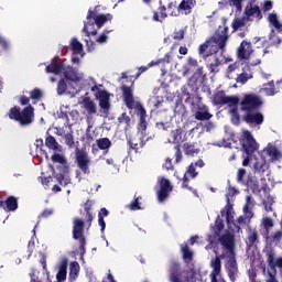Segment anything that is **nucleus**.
<instances>
[{"label": "nucleus", "instance_id": "a19ab883", "mask_svg": "<svg viewBox=\"0 0 282 282\" xmlns=\"http://www.w3.org/2000/svg\"><path fill=\"white\" fill-rule=\"evenodd\" d=\"M183 281L199 282V274L191 270L189 272L183 273Z\"/></svg>", "mask_w": 282, "mask_h": 282}, {"label": "nucleus", "instance_id": "412c9836", "mask_svg": "<svg viewBox=\"0 0 282 282\" xmlns=\"http://www.w3.org/2000/svg\"><path fill=\"white\" fill-rule=\"evenodd\" d=\"M67 265H68L67 258L62 259L61 262L57 264L56 281L58 282L67 281Z\"/></svg>", "mask_w": 282, "mask_h": 282}, {"label": "nucleus", "instance_id": "72a5a7b5", "mask_svg": "<svg viewBox=\"0 0 282 282\" xmlns=\"http://www.w3.org/2000/svg\"><path fill=\"white\" fill-rule=\"evenodd\" d=\"M182 129H175L171 132V135L169 138L170 144H180L182 142Z\"/></svg>", "mask_w": 282, "mask_h": 282}, {"label": "nucleus", "instance_id": "052dcab7", "mask_svg": "<svg viewBox=\"0 0 282 282\" xmlns=\"http://www.w3.org/2000/svg\"><path fill=\"white\" fill-rule=\"evenodd\" d=\"M0 47L2 50H8L10 47V42H8V40L0 36Z\"/></svg>", "mask_w": 282, "mask_h": 282}, {"label": "nucleus", "instance_id": "69168bd1", "mask_svg": "<svg viewBox=\"0 0 282 282\" xmlns=\"http://www.w3.org/2000/svg\"><path fill=\"white\" fill-rule=\"evenodd\" d=\"M119 120L121 123H124V124H129V122H131V118L127 116V113H123L121 118H119Z\"/></svg>", "mask_w": 282, "mask_h": 282}, {"label": "nucleus", "instance_id": "c03bdc74", "mask_svg": "<svg viewBox=\"0 0 282 282\" xmlns=\"http://www.w3.org/2000/svg\"><path fill=\"white\" fill-rule=\"evenodd\" d=\"M97 147L101 149V151H107L111 147V140L107 138L98 139Z\"/></svg>", "mask_w": 282, "mask_h": 282}, {"label": "nucleus", "instance_id": "cd10ccee", "mask_svg": "<svg viewBox=\"0 0 282 282\" xmlns=\"http://www.w3.org/2000/svg\"><path fill=\"white\" fill-rule=\"evenodd\" d=\"M0 206H1V208H3L7 212L17 210V208H19V202L13 196H10L6 200V203L0 202Z\"/></svg>", "mask_w": 282, "mask_h": 282}, {"label": "nucleus", "instance_id": "39448f33", "mask_svg": "<svg viewBox=\"0 0 282 282\" xmlns=\"http://www.w3.org/2000/svg\"><path fill=\"white\" fill-rule=\"evenodd\" d=\"M227 41L228 26H219L214 36L199 46L198 52L200 55L206 56V51L208 47H219V50H224V47H226Z\"/></svg>", "mask_w": 282, "mask_h": 282}, {"label": "nucleus", "instance_id": "0e129e2a", "mask_svg": "<svg viewBox=\"0 0 282 282\" xmlns=\"http://www.w3.org/2000/svg\"><path fill=\"white\" fill-rule=\"evenodd\" d=\"M218 67H219V62H214L209 64L210 72H214V73L219 72Z\"/></svg>", "mask_w": 282, "mask_h": 282}, {"label": "nucleus", "instance_id": "a18cd8bd", "mask_svg": "<svg viewBox=\"0 0 282 282\" xmlns=\"http://www.w3.org/2000/svg\"><path fill=\"white\" fill-rule=\"evenodd\" d=\"M261 226L264 230H270V228H274V220L268 216H263Z\"/></svg>", "mask_w": 282, "mask_h": 282}, {"label": "nucleus", "instance_id": "9d476101", "mask_svg": "<svg viewBox=\"0 0 282 282\" xmlns=\"http://www.w3.org/2000/svg\"><path fill=\"white\" fill-rule=\"evenodd\" d=\"M214 105H227V107L231 108L235 105H239V97L237 96H226V93L219 91L214 96Z\"/></svg>", "mask_w": 282, "mask_h": 282}, {"label": "nucleus", "instance_id": "b1692460", "mask_svg": "<svg viewBox=\"0 0 282 282\" xmlns=\"http://www.w3.org/2000/svg\"><path fill=\"white\" fill-rule=\"evenodd\" d=\"M243 1L246 0H220L218 1V8L219 10H226L230 6L231 8H236L238 12H241Z\"/></svg>", "mask_w": 282, "mask_h": 282}, {"label": "nucleus", "instance_id": "f03ea898", "mask_svg": "<svg viewBox=\"0 0 282 282\" xmlns=\"http://www.w3.org/2000/svg\"><path fill=\"white\" fill-rule=\"evenodd\" d=\"M241 144L246 153L242 155V166L252 164L253 170L257 173H265V171H268V161L265 160V154L263 152H257L254 155H252V153L259 149V145H257V141H254V138L250 131H242Z\"/></svg>", "mask_w": 282, "mask_h": 282}, {"label": "nucleus", "instance_id": "37998d69", "mask_svg": "<svg viewBox=\"0 0 282 282\" xmlns=\"http://www.w3.org/2000/svg\"><path fill=\"white\" fill-rule=\"evenodd\" d=\"M181 250L183 253L184 261H186V263H188L191 261V259H193V251L188 250L187 245H182Z\"/></svg>", "mask_w": 282, "mask_h": 282}, {"label": "nucleus", "instance_id": "6e6552de", "mask_svg": "<svg viewBox=\"0 0 282 282\" xmlns=\"http://www.w3.org/2000/svg\"><path fill=\"white\" fill-rule=\"evenodd\" d=\"M69 47L73 52L72 63L74 65H80V58L85 57V50L83 48V43L76 37H72L69 42Z\"/></svg>", "mask_w": 282, "mask_h": 282}, {"label": "nucleus", "instance_id": "c85d7f7f", "mask_svg": "<svg viewBox=\"0 0 282 282\" xmlns=\"http://www.w3.org/2000/svg\"><path fill=\"white\" fill-rule=\"evenodd\" d=\"M79 272H80V264H78V262H70L68 281L69 282L76 281L78 279Z\"/></svg>", "mask_w": 282, "mask_h": 282}, {"label": "nucleus", "instance_id": "e433bc0d", "mask_svg": "<svg viewBox=\"0 0 282 282\" xmlns=\"http://www.w3.org/2000/svg\"><path fill=\"white\" fill-rule=\"evenodd\" d=\"M250 20L246 17V15H243L242 18H237V19H235L234 20V22H232V29L235 30V31H237V30H239L240 28H246V25H248V22H249Z\"/></svg>", "mask_w": 282, "mask_h": 282}, {"label": "nucleus", "instance_id": "3c124183", "mask_svg": "<svg viewBox=\"0 0 282 282\" xmlns=\"http://www.w3.org/2000/svg\"><path fill=\"white\" fill-rule=\"evenodd\" d=\"M57 181L61 184V186H67V184H69L70 178L67 176V174H58L57 175Z\"/></svg>", "mask_w": 282, "mask_h": 282}, {"label": "nucleus", "instance_id": "4468645a", "mask_svg": "<svg viewBox=\"0 0 282 282\" xmlns=\"http://www.w3.org/2000/svg\"><path fill=\"white\" fill-rule=\"evenodd\" d=\"M76 160L78 169H80L83 173L89 174V164L91 161L89 160V155L87 154V152L78 150L76 152Z\"/></svg>", "mask_w": 282, "mask_h": 282}, {"label": "nucleus", "instance_id": "2eb2a0df", "mask_svg": "<svg viewBox=\"0 0 282 282\" xmlns=\"http://www.w3.org/2000/svg\"><path fill=\"white\" fill-rule=\"evenodd\" d=\"M84 228L85 223L82 219L74 220L73 237L74 239H79L82 250H85V238H83Z\"/></svg>", "mask_w": 282, "mask_h": 282}, {"label": "nucleus", "instance_id": "6ab92c4d", "mask_svg": "<svg viewBox=\"0 0 282 282\" xmlns=\"http://www.w3.org/2000/svg\"><path fill=\"white\" fill-rule=\"evenodd\" d=\"M252 52V44H250L248 41H242L237 51L238 58L241 61H247V58H250Z\"/></svg>", "mask_w": 282, "mask_h": 282}, {"label": "nucleus", "instance_id": "49530a36", "mask_svg": "<svg viewBox=\"0 0 282 282\" xmlns=\"http://www.w3.org/2000/svg\"><path fill=\"white\" fill-rule=\"evenodd\" d=\"M221 230H224V221L221 220V218L218 217L216 219L215 227L213 228V237H219V232H221Z\"/></svg>", "mask_w": 282, "mask_h": 282}, {"label": "nucleus", "instance_id": "864d4df0", "mask_svg": "<svg viewBox=\"0 0 282 282\" xmlns=\"http://www.w3.org/2000/svg\"><path fill=\"white\" fill-rule=\"evenodd\" d=\"M163 100H164V99H163L162 97H160V96H158V97H152V98L150 99V104L153 105V107H155V108L158 109V107H160V105H162Z\"/></svg>", "mask_w": 282, "mask_h": 282}, {"label": "nucleus", "instance_id": "58836bf2", "mask_svg": "<svg viewBox=\"0 0 282 282\" xmlns=\"http://www.w3.org/2000/svg\"><path fill=\"white\" fill-rule=\"evenodd\" d=\"M109 215V210L107 208H101L99 214H98V224L101 228V232H105L106 224H105V217Z\"/></svg>", "mask_w": 282, "mask_h": 282}, {"label": "nucleus", "instance_id": "680f3d73", "mask_svg": "<svg viewBox=\"0 0 282 282\" xmlns=\"http://www.w3.org/2000/svg\"><path fill=\"white\" fill-rule=\"evenodd\" d=\"M86 45L88 47V52H94V50H96V42L91 40H86Z\"/></svg>", "mask_w": 282, "mask_h": 282}, {"label": "nucleus", "instance_id": "f3484780", "mask_svg": "<svg viewBox=\"0 0 282 282\" xmlns=\"http://www.w3.org/2000/svg\"><path fill=\"white\" fill-rule=\"evenodd\" d=\"M171 61H172L171 53H167V54H165V56L163 58L150 62L148 64V67L150 68V67H155V65H160L162 75L164 76V74H166V72H169L167 67H169V65H171Z\"/></svg>", "mask_w": 282, "mask_h": 282}, {"label": "nucleus", "instance_id": "473e14b6", "mask_svg": "<svg viewBox=\"0 0 282 282\" xmlns=\"http://www.w3.org/2000/svg\"><path fill=\"white\" fill-rule=\"evenodd\" d=\"M195 118L196 120H210V118H213V115L208 112V108L206 106H203L196 112Z\"/></svg>", "mask_w": 282, "mask_h": 282}, {"label": "nucleus", "instance_id": "bb28decb", "mask_svg": "<svg viewBox=\"0 0 282 282\" xmlns=\"http://www.w3.org/2000/svg\"><path fill=\"white\" fill-rule=\"evenodd\" d=\"M82 105L83 109H86V111L91 116L98 111V108L96 107V102L91 100L90 98L86 97L83 101L79 102Z\"/></svg>", "mask_w": 282, "mask_h": 282}, {"label": "nucleus", "instance_id": "8fccbe9b", "mask_svg": "<svg viewBox=\"0 0 282 282\" xmlns=\"http://www.w3.org/2000/svg\"><path fill=\"white\" fill-rule=\"evenodd\" d=\"M272 204H274V197L268 196L267 199L263 202L264 209L267 210V213H271Z\"/></svg>", "mask_w": 282, "mask_h": 282}, {"label": "nucleus", "instance_id": "f8f14e48", "mask_svg": "<svg viewBox=\"0 0 282 282\" xmlns=\"http://www.w3.org/2000/svg\"><path fill=\"white\" fill-rule=\"evenodd\" d=\"M212 272L209 274V279L212 282H226L221 276V259L216 257L210 261Z\"/></svg>", "mask_w": 282, "mask_h": 282}, {"label": "nucleus", "instance_id": "de8ad7c7", "mask_svg": "<svg viewBox=\"0 0 282 282\" xmlns=\"http://www.w3.org/2000/svg\"><path fill=\"white\" fill-rule=\"evenodd\" d=\"M184 151L186 155H197V153H199V150L191 143L184 144Z\"/></svg>", "mask_w": 282, "mask_h": 282}, {"label": "nucleus", "instance_id": "4be33fe9", "mask_svg": "<svg viewBox=\"0 0 282 282\" xmlns=\"http://www.w3.org/2000/svg\"><path fill=\"white\" fill-rule=\"evenodd\" d=\"M262 153L264 155H269L271 162H279V160H282V152L272 144H269L267 148H264Z\"/></svg>", "mask_w": 282, "mask_h": 282}, {"label": "nucleus", "instance_id": "2f4dec72", "mask_svg": "<svg viewBox=\"0 0 282 282\" xmlns=\"http://www.w3.org/2000/svg\"><path fill=\"white\" fill-rule=\"evenodd\" d=\"M196 3V0H182L178 6V10H182L183 12H185V14H189L191 10L195 8Z\"/></svg>", "mask_w": 282, "mask_h": 282}, {"label": "nucleus", "instance_id": "5701e85b", "mask_svg": "<svg viewBox=\"0 0 282 282\" xmlns=\"http://www.w3.org/2000/svg\"><path fill=\"white\" fill-rule=\"evenodd\" d=\"M245 17L249 21H254V19L259 21L261 20V10L257 6L249 4L245 9Z\"/></svg>", "mask_w": 282, "mask_h": 282}, {"label": "nucleus", "instance_id": "0eeeda50", "mask_svg": "<svg viewBox=\"0 0 282 282\" xmlns=\"http://www.w3.org/2000/svg\"><path fill=\"white\" fill-rule=\"evenodd\" d=\"M221 216L226 217L228 228H229V232H227L225 235H232V237H235V235L232 232H239V230H241V228L235 221V209L232 208V204L227 203L225 208L221 210Z\"/></svg>", "mask_w": 282, "mask_h": 282}, {"label": "nucleus", "instance_id": "774afa93", "mask_svg": "<svg viewBox=\"0 0 282 282\" xmlns=\"http://www.w3.org/2000/svg\"><path fill=\"white\" fill-rule=\"evenodd\" d=\"M243 175H246V170L243 169L238 170V175H237L238 182H243Z\"/></svg>", "mask_w": 282, "mask_h": 282}, {"label": "nucleus", "instance_id": "c9c22d12", "mask_svg": "<svg viewBox=\"0 0 282 282\" xmlns=\"http://www.w3.org/2000/svg\"><path fill=\"white\" fill-rule=\"evenodd\" d=\"M251 78H252V72L247 70V72H243V73L237 75L236 82L239 83L240 85H246V83L251 80Z\"/></svg>", "mask_w": 282, "mask_h": 282}, {"label": "nucleus", "instance_id": "a211bd4d", "mask_svg": "<svg viewBox=\"0 0 282 282\" xmlns=\"http://www.w3.org/2000/svg\"><path fill=\"white\" fill-rule=\"evenodd\" d=\"M94 19V13L91 11L88 12L87 23H85L83 32L86 33V36H96L98 34V29H96V21H91Z\"/></svg>", "mask_w": 282, "mask_h": 282}, {"label": "nucleus", "instance_id": "e2e57ef3", "mask_svg": "<svg viewBox=\"0 0 282 282\" xmlns=\"http://www.w3.org/2000/svg\"><path fill=\"white\" fill-rule=\"evenodd\" d=\"M174 39H175V41H182V39H184V30H180V31L175 32Z\"/></svg>", "mask_w": 282, "mask_h": 282}, {"label": "nucleus", "instance_id": "ddd939ff", "mask_svg": "<svg viewBox=\"0 0 282 282\" xmlns=\"http://www.w3.org/2000/svg\"><path fill=\"white\" fill-rule=\"evenodd\" d=\"M195 166H198L199 169L204 167V161L198 160L196 163H192L184 174L183 178V188H188V191H193V188L188 187V180H195L197 177V172H195Z\"/></svg>", "mask_w": 282, "mask_h": 282}, {"label": "nucleus", "instance_id": "a878e982", "mask_svg": "<svg viewBox=\"0 0 282 282\" xmlns=\"http://www.w3.org/2000/svg\"><path fill=\"white\" fill-rule=\"evenodd\" d=\"M45 147H47V149H50L51 151H54V153H63V145L58 144L56 142V139L52 135H48L45 139Z\"/></svg>", "mask_w": 282, "mask_h": 282}, {"label": "nucleus", "instance_id": "4c0bfd02", "mask_svg": "<svg viewBox=\"0 0 282 282\" xmlns=\"http://www.w3.org/2000/svg\"><path fill=\"white\" fill-rule=\"evenodd\" d=\"M260 91L265 96H274V94H276V90L274 89V82H269L268 84H264Z\"/></svg>", "mask_w": 282, "mask_h": 282}, {"label": "nucleus", "instance_id": "5fc2aeb1", "mask_svg": "<svg viewBox=\"0 0 282 282\" xmlns=\"http://www.w3.org/2000/svg\"><path fill=\"white\" fill-rule=\"evenodd\" d=\"M107 34H109V31H105L102 34H100L99 36H97L96 39V43H99L100 45H102V43H105L109 37L107 36Z\"/></svg>", "mask_w": 282, "mask_h": 282}, {"label": "nucleus", "instance_id": "7ed1b4c3", "mask_svg": "<svg viewBox=\"0 0 282 282\" xmlns=\"http://www.w3.org/2000/svg\"><path fill=\"white\" fill-rule=\"evenodd\" d=\"M123 100L128 109H135L137 115L140 118L139 123V135H141V147L144 145V142H148L147 138V110L142 107L140 101L133 98V88L129 86H122Z\"/></svg>", "mask_w": 282, "mask_h": 282}, {"label": "nucleus", "instance_id": "4d7b16f0", "mask_svg": "<svg viewBox=\"0 0 282 282\" xmlns=\"http://www.w3.org/2000/svg\"><path fill=\"white\" fill-rule=\"evenodd\" d=\"M41 96H43V94L39 89H34L31 91L32 100H41Z\"/></svg>", "mask_w": 282, "mask_h": 282}, {"label": "nucleus", "instance_id": "423d86ee", "mask_svg": "<svg viewBox=\"0 0 282 282\" xmlns=\"http://www.w3.org/2000/svg\"><path fill=\"white\" fill-rule=\"evenodd\" d=\"M9 118H11V120H17L22 127L32 124V122H34V108L28 106L21 112V108L13 107L9 111Z\"/></svg>", "mask_w": 282, "mask_h": 282}, {"label": "nucleus", "instance_id": "13d9d810", "mask_svg": "<svg viewBox=\"0 0 282 282\" xmlns=\"http://www.w3.org/2000/svg\"><path fill=\"white\" fill-rule=\"evenodd\" d=\"M262 10L264 12H270V10H272V1L270 0H265L262 2Z\"/></svg>", "mask_w": 282, "mask_h": 282}, {"label": "nucleus", "instance_id": "dca6fc26", "mask_svg": "<svg viewBox=\"0 0 282 282\" xmlns=\"http://www.w3.org/2000/svg\"><path fill=\"white\" fill-rule=\"evenodd\" d=\"M267 263L271 268L269 272H273L276 268H282V257H276V253L272 249H268L265 252Z\"/></svg>", "mask_w": 282, "mask_h": 282}, {"label": "nucleus", "instance_id": "aec40b11", "mask_svg": "<svg viewBox=\"0 0 282 282\" xmlns=\"http://www.w3.org/2000/svg\"><path fill=\"white\" fill-rule=\"evenodd\" d=\"M245 121L250 127H257L263 124V113L261 112H249L245 116Z\"/></svg>", "mask_w": 282, "mask_h": 282}, {"label": "nucleus", "instance_id": "1a4fd4ad", "mask_svg": "<svg viewBox=\"0 0 282 282\" xmlns=\"http://www.w3.org/2000/svg\"><path fill=\"white\" fill-rule=\"evenodd\" d=\"M261 105V98L254 94L245 95L240 102L242 111H252V109H258Z\"/></svg>", "mask_w": 282, "mask_h": 282}, {"label": "nucleus", "instance_id": "bf43d9fd", "mask_svg": "<svg viewBox=\"0 0 282 282\" xmlns=\"http://www.w3.org/2000/svg\"><path fill=\"white\" fill-rule=\"evenodd\" d=\"M269 280L268 282H279L276 281V270L268 271Z\"/></svg>", "mask_w": 282, "mask_h": 282}, {"label": "nucleus", "instance_id": "f704fd0d", "mask_svg": "<svg viewBox=\"0 0 282 282\" xmlns=\"http://www.w3.org/2000/svg\"><path fill=\"white\" fill-rule=\"evenodd\" d=\"M268 21L276 32H282V24L279 22V18L275 13H270L268 17Z\"/></svg>", "mask_w": 282, "mask_h": 282}, {"label": "nucleus", "instance_id": "6e6d98bb", "mask_svg": "<svg viewBox=\"0 0 282 282\" xmlns=\"http://www.w3.org/2000/svg\"><path fill=\"white\" fill-rule=\"evenodd\" d=\"M271 239H272L273 243H281L282 231H275V232L271 236Z\"/></svg>", "mask_w": 282, "mask_h": 282}, {"label": "nucleus", "instance_id": "09e8293b", "mask_svg": "<svg viewBox=\"0 0 282 282\" xmlns=\"http://www.w3.org/2000/svg\"><path fill=\"white\" fill-rule=\"evenodd\" d=\"M165 8L164 7H161L160 8V12H154L153 14V21H164V18L166 17V12H165Z\"/></svg>", "mask_w": 282, "mask_h": 282}, {"label": "nucleus", "instance_id": "f257e3e1", "mask_svg": "<svg viewBox=\"0 0 282 282\" xmlns=\"http://www.w3.org/2000/svg\"><path fill=\"white\" fill-rule=\"evenodd\" d=\"M46 74L63 76L66 80L70 82V84H67L65 79H61L58 82V96H63L65 94L66 96L74 97L76 94H80V89L88 85L95 98L99 100V107H101V109H109V94L105 91L102 85H96V80H94V78H85V73L79 69L67 65L65 62H56V59H53L52 63L46 66Z\"/></svg>", "mask_w": 282, "mask_h": 282}, {"label": "nucleus", "instance_id": "9b49d317", "mask_svg": "<svg viewBox=\"0 0 282 282\" xmlns=\"http://www.w3.org/2000/svg\"><path fill=\"white\" fill-rule=\"evenodd\" d=\"M171 191H173V186H171V181L164 177L159 178V186L156 188L159 202H164V199L169 197Z\"/></svg>", "mask_w": 282, "mask_h": 282}, {"label": "nucleus", "instance_id": "603ef678", "mask_svg": "<svg viewBox=\"0 0 282 282\" xmlns=\"http://www.w3.org/2000/svg\"><path fill=\"white\" fill-rule=\"evenodd\" d=\"M238 191L234 187H229L228 192L226 194V199H227V204H231L230 199H232V197H235V195H238Z\"/></svg>", "mask_w": 282, "mask_h": 282}, {"label": "nucleus", "instance_id": "338daca9", "mask_svg": "<svg viewBox=\"0 0 282 282\" xmlns=\"http://www.w3.org/2000/svg\"><path fill=\"white\" fill-rule=\"evenodd\" d=\"M250 219H251V218H248V217H246V215H245V216H240V217L238 218L237 223H238L240 226H242V224H248V221H250Z\"/></svg>", "mask_w": 282, "mask_h": 282}, {"label": "nucleus", "instance_id": "c756f323", "mask_svg": "<svg viewBox=\"0 0 282 282\" xmlns=\"http://www.w3.org/2000/svg\"><path fill=\"white\" fill-rule=\"evenodd\" d=\"M254 208V199L252 197L247 196L246 197V205L243 207V214L247 217V219H252L253 214L252 209Z\"/></svg>", "mask_w": 282, "mask_h": 282}, {"label": "nucleus", "instance_id": "20e7f679", "mask_svg": "<svg viewBox=\"0 0 282 282\" xmlns=\"http://www.w3.org/2000/svg\"><path fill=\"white\" fill-rule=\"evenodd\" d=\"M220 243L226 250L225 256H219V259H227L226 270L232 279L237 274V260H235V236L232 234L224 235L220 238Z\"/></svg>", "mask_w": 282, "mask_h": 282}, {"label": "nucleus", "instance_id": "393cba45", "mask_svg": "<svg viewBox=\"0 0 282 282\" xmlns=\"http://www.w3.org/2000/svg\"><path fill=\"white\" fill-rule=\"evenodd\" d=\"M51 160L55 164H61L64 169V173H67L69 164H67V159L65 158V154H63V152H54Z\"/></svg>", "mask_w": 282, "mask_h": 282}, {"label": "nucleus", "instance_id": "ea45409f", "mask_svg": "<svg viewBox=\"0 0 282 282\" xmlns=\"http://www.w3.org/2000/svg\"><path fill=\"white\" fill-rule=\"evenodd\" d=\"M238 67L239 66H237V63L229 65L226 72V77L230 80H234V78L237 79V76H239V74L237 73Z\"/></svg>", "mask_w": 282, "mask_h": 282}, {"label": "nucleus", "instance_id": "79ce46f5", "mask_svg": "<svg viewBox=\"0 0 282 282\" xmlns=\"http://www.w3.org/2000/svg\"><path fill=\"white\" fill-rule=\"evenodd\" d=\"M229 113H230V116H231V122H232L234 124H239L240 118H239V112H237V105L231 106V107L229 108Z\"/></svg>", "mask_w": 282, "mask_h": 282}, {"label": "nucleus", "instance_id": "7c9ffc66", "mask_svg": "<svg viewBox=\"0 0 282 282\" xmlns=\"http://www.w3.org/2000/svg\"><path fill=\"white\" fill-rule=\"evenodd\" d=\"M93 19L95 21V25L98 28V30H100V28H102L107 23V21H111L112 17L111 14L94 15L93 13Z\"/></svg>", "mask_w": 282, "mask_h": 282}]
</instances>
